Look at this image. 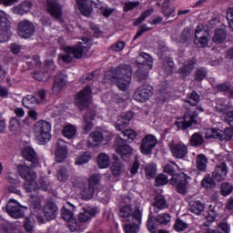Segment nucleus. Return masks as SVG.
<instances>
[{
  "label": "nucleus",
  "instance_id": "f257e3e1",
  "mask_svg": "<svg viewBox=\"0 0 233 233\" xmlns=\"http://www.w3.org/2000/svg\"><path fill=\"white\" fill-rule=\"evenodd\" d=\"M92 86H86L82 90L76 93L75 96V105L83 112V110H87L84 115V130L86 134H88L92 128H94V121H96V116L97 113L96 110L88 109L90 105H92Z\"/></svg>",
  "mask_w": 233,
  "mask_h": 233
},
{
  "label": "nucleus",
  "instance_id": "f03ea898",
  "mask_svg": "<svg viewBox=\"0 0 233 233\" xmlns=\"http://www.w3.org/2000/svg\"><path fill=\"white\" fill-rule=\"evenodd\" d=\"M106 79L116 81V86L119 90H128L132 83V67L128 65L120 64L116 67H111L106 73Z\"/></svg>",
  "mask_w": 233,
  "mask_h": 233
},
{
  "label": "nucleus",
  "instance_id": "7ed1b4c3",
  "mask_svg": "<svg viewBox=\"0 0 233 233\" xmlns=\"http://www.w3.org/2000/svg\"><path fill=\"white\" fill-rule=\"evenodd\" d=\"M121 136L116 137L114 147L123 161H130L134 149L128 143H132L137 137V133L134 129H126Z\"/></svg>",
  "mask_w": 233,
  "mask_h": 233
},
{
  "label": "nucleus",
  "instance_id": "20e7f679",
  "mask_svg": "<svg viewBox=\"0 0 233 233\" xmlns=\"http://www.w3.org/2000/svg\"><path fill=\"white\" fill-rule=\"evenodd\" d=\"M33 133L39 145H45L52 139V124L46 120H38L33 127Z\"/></svg>",
  "mask_w": 233,
  "mask_h": 233
},
{
  "label": "nucleus",
  "instance_id": "39448f33",
  "mask_svg": "<svg viewBox=\"0 0 233 233\" xmlns=\"http://www.w3.org/2000/svg\"><path fill=\"white\" fill-rule=\"evenodd\" d=\"M137 76L139 81H145L148 77V72L152 70L154 66V59L147 53H141L137 58Z\"/></svg>",
  "mask_w": 233,
  "mask_h": 233
},
{
  "label": "nucleus",
  "instance_id": "423d86ee",
  "mask_svg": "<svg viewBox=\"0 0 233 233\" xmlns=\"http://www.w3.org/2000/svg\"><path fill=\"white\" fill-rule=\"evenodd\" d=\"M203 112H205L203 106H197L191 114L186 113L184 115V121H176L175 127H177L178 130H187V128H190L192 125H198V120L196 118L198 117V116H199V114Z\"/></svg>",
  "mask_w": 233,
  "mask_h": 233
},
{
  "label": "nucleus",
  "instance_id": "0eeeda50",
  "mask_svg": "<svg viewBox=\"0 0 233 233\" xmlns=\"http://www.w3.org/2000/svg\"><path fill=\"white\" fill-rule=\"evenodd\" d=\"M233 137V127H226L223 130L211 128L206 132V139H218L219 141H231Z\"/></svg>",
  "mask_w": 233,
  "mask_h": 233
},
{
  "label": "nucleus",
  "instance_id": "6e6552de",
  "mask_svg": "<svg viewBox=\"0 0 233 233\" xmlns=\"http://www.w3.org/2000/svg\"><path fill=\"white\" fill-rule=\"evenodd\" d=\"M5 210L13 219H21L25 218V212L28 210V208L21 206V204L14 199H10L5 207Z\"/></svg>",
  "mask_w": 233,
  "mask_h": 233
},
{
  "label": "nucleus",
  "instance_id": "1a4fd4ad",
  "mask_svg": "<svg viewBox=\"0 0 233 233\" xmlns=\"http://www.w3.org/2000/svg\"><path fill=\"white\" fill-rule=\"evenodd\" d=\"M170 185L176 187V190L178 194H187L188 192V176L185 173L177 174L169 179Z\"/></svg>",
  "mask_w": 233,
  "mask_h": 233
},
{
  "label": "nucleus",
  "instance_id": "9d476101",
  "mask_svg": "<svg viewBox=\"0 0 233 233\" xmlns=\"http://www.w3.org/2000/svg\"><path fill=\"white\" fill-rule=\"evenodd\" d=\"M141 218H143V213L139 208H137L134 210L133 220L122 224L124 232L137 233L139 230V226L141 225Z\"/></svg>",
  "mask_w": 233,
  "mask_h": 233
},
{
  "label": "nucleus",
  "instance_id": "9b49d317",
  "mask_svg": "<svg viewBox=\"0 0 233 233\" xmlns=\"http://www.w3.org/2000/svg\"><path fill=\"white\" fill-rule=\"evenodd\" d=\"M17 34L21 39H30L35 34V25L30 20H22L17 24Z\"/></svg>",
  "mask_w": 233,
  "mask_h": 233
},
{
  "label": "nucleus",
  "instance_id": "f8f14e48",
  "mask_svg": "<svg viewBox=\"0 0 233 233\" xmlns=\"http://www.w3.org/2000/svg\"><path fill=\"white\" fill-rule=\"evenodd\" d=\"M153 90L154 88L150 85L144 84L136 89L133 94V99L137 103H147L154 95Z\"/></svg>",
  "mask_w": 233,
  "mask_h": 233
},
{
  "label": "nucleus",
  "instance_id": "ddd939ff",
  "mask_svg": "<svg viewBox=\"0 0 233 233\" xmlns=\"http://www.w3.org/2000/svg\"><path fill=\"white\" fill-rule=\"evenodd\" d=\"M11 37L10 21H8L6 14L0 10V43H6Z\"/></svg>",
  "mask_w": 233,
  "mask_h": 233
},
{
  "label": "nucleus",
  "instance_id": "4468645a",
  "mask_svg": "<svg viewBox=\"0 0 233 233\" xmlns=\"http://www.w3.org/2000/svg\"><path fill=\"white\" fill-rule=\"evenodd\" d=\"M45 72L35 71L33 75L34 79L36 81H48V77H50V74L56 70V62L54 60H45L44 62ZM50 72V74H48Z\"/></svg>",
  "mask_w": 233,
  "mask_h": 233
},
{
  "label": "nucleus",
  "instance_id": "2eb2a0df",
  "mask_svg": "<svg viewBox=\"0 0 233 233\" xmlns=\"http://www.w3.org/2000/svg\"><path fill=\"white\" fill-rule=\"evenodd\" d=\"M157 137L154 135H147L140 144V152L143 154V156H148L149 154H152V150L156 148V146L157 145Z\"/></svg>",
  "mask_w": 233,
  "mask_h": 233
},
{
  "label": "nucleus",
  "instance_id": "dca6fc26",
  "mask_svg": "<svg viewBox=\"0 0 233 233\" xmlns=\"http://www.w3.org/2000/svg\"><path fill=\"white\" fill-rule=\"evenodd\" d=\"M22 157L29 163L30 168H37L39 167V157H37V153L32 147L23 148Z\"/></svg>",
  "mask_w": 233,
  "mask_h": 233
},
{
  "label": "nucleus",
  "instance_id": "f3484780",
  "mask_svg": "<svg viewBox=\"0 0 233 233\" xmlns=\"http://www.w3.org/2000/svg\"><path fill=\"white\" fill-rule=\"evenodd\" d=\"M46 10L55 19H61L63 16V5L57 0H46Z\"/></svg>",
  "mask_w": 233,
  "mask_h": 233
},
{
  "label": "nucleus",
  "instance_id": "a211bd4d",
  "mask_svg": "<svg viewBox=\"0 0 233 233\" xmlns=\"http://www.w3.org/2000/svg\"><path fill=\"white\" fill-rule=\"evenodd\" d=\"M118 218L123 224L134 221V208L130 205L122 206L118 210Z\"/></svg>",
  "mask_w": 233,
  "mask_h": 233
},
{
  "label": "nucleus",
  "instance_id": "6ab92c4d",
  "mask_svg": "<svg viewBox=\"0 0 233 233\" xmlns=\"http://www.w3.org/2000/svg\"><path fill=\"white\" fill-rule=\"evenodd\" d=\"M227 174H228V166H227V163L221 162L215 167V169L212 172V177L215 181L219 183L225 181Z\"/></svg>",
  "mask_w": 233,
  "mask_h": 233
},
{
  "label": "nucleus",
  "instance_id": "aec40b11",
  "mask_svg": "<svg viewBox=\"0 0 233 233\" xmlns=\"http://www.w3.org/2000/svg\"><path fill=\"white\" fill-rule=\"evenodd\" d=\"M169 148L171 150V154L176 157V159H184V157H187V154H188V147H187L185 144H171Z\"/></svg>",
  "mask_w": 233,
  "mask_h": 233
},
{
  "label": "nucleus",
  "instance_id": "412c9836",
  "mask_svg": "<svg viewBox=\"0 0 233 233\" xmlns=\"http://www.w3.org/2000/svg\"><path fill=\"white\" fill-rule=\"evenodd\" d=\"M43 214L47 221L57 218V205L52 201L46 202L43 207Z\"/></svg>",
  "mask_w": 233,
  "mask_h": 233
},
{
  "label": "nucleus",
  "instance_id": "4be33fe9",
  "mask_svg": "<svg viewBox=\"0 0 233 233\" xmlns=\"http://www.w3.org/2000/svg\"><path fill=\"white\" fill-rule=\"evenodd\" d=\"M66 156H68V147L66 143L62 139H59L56 142V158L58 163H63L64 160L66 159Z\"/></svg>",
  "mask_w": 233,
  "mask_h": 233
},
{
  "label": "nucleus",
  "instance_id": "5701e85b",
  "mask_svg": "<svg viewBox=\"0 0 233 233\" xmlns=\"http://www.w3.org/2000/svg\"><path fill=\"white\" fill-rule=\"evenodd\" d=\"M85 48H86L85 46H83V43L79 42L78 44L73 46H66L64 48V52L66 54H71L73 56L74 59H82L83 54H85Z\"/></svg>",
  "mask_w": 233,
  "mask_h": 233
},
{
  "label": "nucleus",
  "instance_id": "b1692460",
  "mask_svg": "<svg viewBox=\"0 0 233 233\" xmlns=\"http://www.w3.org/2000/svg\"><path fill=\"white\" fill-rule=\"evenodd\" d=\"M198 65V58L192 57L187 60V64H184L177 70V74H179L182 77H187L189 74H192V70H194V66Z\"/></svg>",
  "mask_w": 233,
  "mask_h": 233
},
{
  "label": "nucleus",
  "instance_id": "393cba45",
  "mask_svg": "<svg viewBox=\"0 0 233 233\" xmlns=\"http://www.w3.org/2000/svg\"><path fill=\"white\" fill-rule=\"evenodd\" d=\"M68 82V76L65 75L63 72H59L56 75L53 88L56 90V92H61L63 88L66 86V83Z\"/></svg>",
  "mask_w": 233,
  "mask_h": 233
},
{
  "label": "nucleus",
  "instance_id": "a878e982",
  "mask_svg": "<svg viewBox=\"0 0 233 233\" xmlns=\"http://www.w3.org/2000/svg\"><path fill=\"white\" fill-rule=\"evenodd\" d=\"M103 139H105V137L103 136V133L99 131H93L90 133L89 139L87 141L88 147H99L101 143H103Z\"/></svg>",
  "mask_w": 233,
  "mask_h": 233
},
{
  "label": "nucleus",
  "instance_id": "bb28decb",
  "mask_svg": "<svg viewBox=\"0 0 233 233\" xmlns=\"http://www.w3.org/2000/svg\"><path fill=\"white\" fill-rule=\"evenodd\" d=\"M192 41H194V32H192L190 27H185L179 36V43L188 46Z\"/></svg>",
  "mask_w": 233,
  "mask_h": 233
},
{
  "label": "nucleus",
  "instance_id": "cd10ccee",
  "mask_svg": "<svg viewBox=\"0 0 233 233\" xmlns=\"http://www.w3.org/2000/svg\"><path fill=\"white\" fill-rule=\"evenodd\" d=\"M79 12L85 17L92 15V7H90V0H76Z\"/></svg>",
  "mask_w": 233,
  "mask_h": 233
},
{
  "label": "nucleus",
  "instance_id": "c85d7f7f",
  "mask_svg": "<svg viewBox=\"0 0 233 233\" xmlns=\"http://www.w3.org/2000/svg\"><path fill=\"white\" fill-rule=\"evenodd\" d=\"M212 41L215 45H223L227 41V29L217 28L214 32Z\"/></svg>",
  "mask_w": 233,
  "mask_h": 233
},
{
  "label": "nucleus",
  "instance_id": "c756f323",
  "mask_svg": "<svg viewBox=\"0 0 233 233\" xmlns=\"http://www.w3.org/2000/svg\"><path fill=\"white\" fill-rule=\"evenodd\" d=\"M153 208L155 214H158L159 210H165V208H168V204L167 203L165 197L157 196L155 198V202H153Z\"/></svg>",
  "mask_w": 233,
  "mask_h": 233
},
{
  "label": "nucleus",
  "instance_id": "7c9ffc66",
  "mask_svg": "<svg viewBox=\"0 0 233 233\" xmlns=\"http://www.w3.org/2000/svg\"><path fill=\"white\" fill-rule=\"evenodd\" d=\"M17 170L20 177L22 179H25V181H30L33 179L34 175H32V170L30 169V167L26 165H18Z\"/></svg>",
  "mask_w": 233,
  "mask_h": 233
},
{
  "label": "nucleus",
  "instance_id": "2f4dec72",
  "mask_svg": "<svg viewBox=\"0 0 233 233\" xmlns=\"http://www.w3.org/2000/svg\"><path fill=\"white\" fill-rule=\"evenodd\" d=\"M22 103L25 108L32 110V108H35V106H37L39 99H37L34 95H27L23 97Z\"/></svg>",
  "mask_w": 233,
  "mask_h": 233
},
{
  "label": "nucleus",
  "instance_id": "473e14b6",
  "mask_svg": "<svg viewBox=\"0 0 233 233\" xmlns=\"http://www.w3.org/2000/svg\"><path fill=\"white\" fill-rule=\"evenodd\" d=\"M30 10H32L31 2H23L18 6L13 8L14 14H16L17 15H25V14H28Z\"/></svg>",
  "mask_w": 233,
  "mask_h": 233
},
{
  "label": "nucleus",
  "instance_id": "72a5a7b5",
  "mask_svg": "<svg viewBox=\"0 0 233 233\" xmlns=\"http://www.w3.org/2000/svg\"><path fill=\"white\" fill-rule=\"evenodd\" d=\"M189 212H192V214H196L197 216H199L203 210H205V204L202 203L199 200H194L189 202Z\"/></svg>",
  "mask_w": 233,
  "mask_h": 233
},
{
  "label": "nucleus",
  "instance_id": "f704fd0d",
  "mask_svg": "<svg viewBox=\"0 0 233 233\" xmlns=\"http://www.w3.org/2000/svg\"><path fill=\"white\" fill-rule=\"evenodd\" d=\"M161 14L164 15V17H176V8L170 6L169 2H164L162 3L161 7Z\"/></svg>",
  "mask_w": 233,
  "mask_h": 233
},
{
  "label": "nucleus",
  "instance_id": "c9c22d12",
  "mask_svg": "<svg viewBox=\"0 0 233 233\" xmlns=\"http://www.w3.org/2000/svg\"><path fill=\"white\" fill-rule=\"evenodd\" d=\"M199 101H201V96H199L196 90H193L185 98V103H188L191 106H198V105H199Z\"/></svg>",
  "mask_w": 233,
  "mask_h": 233
},
{
  "label": "nucleus",
  "instance_id": "e433bc0d",
  "mask_svg": "<svg viewBox=\"0 0 233 233\" xmlns=\"http://www.w3.org/2000/svg\"><path fill=\"white\" fill-rule=\"evenodd\" d=\"M124 168H125V165H123V163L114 162L110 167V170L113 177H115L116 179H118V177H121V174H123Z\"/></svg>",
  "mask_w": 233,
  "mask_h": 233
},
{
  "label": "nucleus",
  "instance_id": "4c0bfd02",
  "mask_svg": "<svg viewBox=\"0 0 233 233\" xmlns=\"http://www.w3.org/2000/svg\"><path fill=\"white\" fill-rule=\"evenodd\" d=\"M61 216L64 221H67V223H76L77 219L74 218V211L68 209L66 207H63L61 209Z\"/></svg>",
  "mask_w": 233,
  "mask_h": 233
},
{
  "label": "nucleus",
  "instance_id": "58836bf2",
  "mask_svg": "<svg viewBox=\"0 0 233 233\" xmlns=\"http://www.w3.org/2000/svg\"><path fill=\"white\" fill-rule=\"evenodd\" d=\"M200 185L202 188H205V190H214L216 188V180H214V177H204V178L201 180Z\"/></svg>",
  "mask_w": 233,
  "mask_h": 233
},
{
  "label": "nucleus",
  "instance_id": "ea45409f",
  "mask_svg": "<svg viewBox=\"0 0 233 233\" xmlns=\"http://www.w3.org/2000/svg\"><path fill=\"white\" fill-rule=\"evenodd\" d=\"M77 132V127L72 124H68L63 127L62 135L67 139H72Z\"/></svg>",
  "mask_w": 233,
  "mask_h": 233
},
{
  "label": "nucleus",
  "instance_id": "a19ab883",
  "mask_svg": "<svg viewBox=\"0 0 233 233\" xmlns=\"http://www.w3.org/2000/svg\"><path fill=\"white\" fill-rule=\"evenodd\" d=\"M97 165L99 168H108L110 167V157L105 153H100L97 156Z\"/></svg>",
  "mask_w": 233,
  "mask_h": 233
},
{
  "label": "nucleus",
  "instance_id": "79ce46f5",
  "mask_svg": "<svg viewBox=\"0 0 233 233\" xmlns=\"http://www.w3.org/2000/svg\"><path fill=\"white\" fill-rule=\"evenodd\" d=\"M193 41L198 48H207L208 46V36L205 35L195 36Z\"/></svg>",
  "mask_w": 233,
  "mask_h": 233
},
{
  "label": "nucleus",
  "instance_id": "37998d69",
  "mask_svg": "<svg viewBox=\"0 0 233 233\" xmlns=\"http://www.w3.org/2000/svg\"><path fill=\"white\" fill-rule=\"evenodd\" d=\"M203 143H205V138L199 133H194L189 140V145L191 147H196L197 148L201 147Z\"/></svg>",
  "mask_w": 233,
  "mask_h": 233
},
{
  "label": "nucleus",
  "instance_id": "c03bdc74",
  "mask_svg": "<svg viewBox=\"0 0 233 233\" xmlns=\"http://www.w3.org/2000/svg\"><path fill=\"white\" fill-rule=\"evenodd\" d=\"M163 70L167 76H172L174 73V60L172 57H167L164 60Z\"/></svg>",
  "mask_w": 233,
  "mask_h": 233
},
{
  "label": "nucleus",
  "instance_id": "a18cd8bd",
  "mask_svg": "<svg viewBox=\"0 0 233 233\" xmlns=\"http://www.w3.org/2000/svg\"><path fill=\"white\" fill-rule=\"evenodd\" d=\"M154 14V8L147 9L141 13L139 17H137L134 22H133V26H139L147 17H150V15Z\"/></svg>",
  "mask_w": 233,
  "mask_h": 233
},
{
  "label": "nucleus",
  "instance_id": "49530a36",
  "mask_svg": "<svg viewBox=\"0 0 233 233\" xmlns=\"http://www.w3.org/2000/svg\"><path fill=\"white\" fill-rule=\"evenodd\" d=\"M207 163H208V158H207V156L200 154L197 157V168L199 170H207Z\"/></svg>",
  "mask_w": 233,
  "mask_h": 233
},
{
  "label": "nucleus",
  "instance_id": "de8ad7c7",
  "mask_svg": "<svg viewBox=\"0 0 233 233\" xmlns=\"http://www.w3.org/2000/svg\"><path fill=\"white\" fill-rule=\"evenodd\" d=\"M147 230L151 233H157L158 224L157 221H156V218H154L153 216H148L147 221Z\"/></svg>",
  "mask_w": 233,
  "mask_h": 233
},
{
  "label": "nucleus",
  "instance_id": "09e8293b",
  "mask_svg": "<svg viewBox=\"0 0 233 233\" xmlns=\"http://www.w3.org/2000/svg\"><path fill=\"white\" fill-rule=\"evenodd\" d=\"M208 74V71L207 70V67H199L195 72L194 79L200 83L205 79V77H207Z\"/></svg>",
  "mask_w": 233,
  "mask_h": 233
},
{
  "label": "nucleus",
  "instance_id": "8fccbe9b",
  "mask_svg": "<svg viewBox=\"0 0 233 233\" xmlns=\"http://www.w3.org/2000/svg\"><path fill=\"white\" fill-rule=\"evenodd\" d=\"M9 131L14 132V134H17V132H21V124L19 123V119H17V117H12L10 119Z\"/></svg>",
  "mask_w": 233,
  "mask_h": 233
},
{
  "label": "nucleus",
  "instance_id": "3c124183",
  "mask_svg": "<svg viewBox=\"0 0 233 233\" xmlns=\"http://www.w3.org/2000/svg\"><path fill=\"white\" fill-rule=\"evenodd\" d=\"M101 182V177L97 174L92 175L88 179V188L92 192L96 189V187Z\"/></svg>",
  "mask_w": 233,
  "mask_h": 233
},
{
  "label": "nucleus",
  "instance_id": "603ef678",
  "mask_svg": "<svg viewBox=\"0 0 233 233\" xmlns=\"http://www.w3.org/2000/svg\"><path fill=\"white\" fill-rule=\"evenodd\" d=\"M155 218L158 225L167 226L170 222L171 217L168 213H161L158 214Z\"/></svg>",
  "mask_w": 233,
  "mask_h": 233
},
{
  "label": "nucleus",
  "instance_id": "864d4df0",
  "mask_svg": "<svg viewBox=\"0 0 233 233\" xmlns=\"http://www.w3.org/2000/svg\"><path fill=\"white\" fill-rule=\"evenodd\" d=\"M92 159V157L88 154V152H82L80 155L76 158V165H85L88 163Z\"/></svg>",
  "mask_w": 233,
  "mask_h": 233
},
{
  "label": "nucleus",
  "instance_id": "5fc2aeb1",
  "mask_svg": "<svg viewBox=\"0 0 233 233\" xmlns=\"http://www.w3.org/2000/svg\"><path fill=\"white\" fill-rule=\"evenodd\" d=\"M188 228V224L181 218H177L174 224V230L176 232H185Z\"/></svg>",
  "mask_w": 233,
  "mask_h": 233
},
{
  "label": "nucleus",
  "instance_id": "6e6d98bb",
  "mask_svg": "<svg viewBox=\"0 0 233 233\" xmlns=\"http://www.w3.org/2000/svg\"><path fill=\"white\" fill-rule=\"evenodd\" d=\"M231 192H233L232 184L228 182H223L220 187L221 196H223L224 198H227V196H230Z\"/></svg>",
  "mask_w": 233,
  "mask_h": 233
},
{
  "label": "nucleus",
  "instance_id": "4d7b16f0",
  "mask_svg": "<svg viewBox=\"0 0 233 233\" xmlns=\"http://www.w3.org/2000/svg\"><path fill=\"white\" fill-rule=\"evenodd\" d=\"M168 185V177L163 173L158 174L155 178V187H164Z\"/></svg>",
  "mask_w": 233,
  "mask_h": 233
},
{
  "label": "nucleus",
  "instance_id": "13d9d810",
  "mask_svg": "<svg viewBox=\"0 0 233 233\" xmlns=\"http://www.w3.org/2000/svg\"><path fill=\"white\" fill-rule=\"evenodd\" d=\"M29 208L33 214H37V212H39L42 208L41 199L37 198L33 199L29 204Z\"/></svg>",
  "mask_w": 233,
  "mask_h": 233
},
{
  "label": "nucleus",
  "instance_id": "bf43d9fd",
  "mask_svg": "<svg viewBox=\"0 0 233 233\" xmlns=\"http://www.w3.org/2000/svg\"><path fill=\"white\" fill-rule=\"evenodd\" d=\"M24 188L26 192H36L37 190V182L33 179L25 180L24 183Z\"/></svg>",
  "mask_w": 233,
  "mask_h": 233
},
{
  "label": "nucleus",
  "instance_id": "052dcab7",
  "mask_svg": "<svg viewBox=\"0 0 233 233\" xmlns=\"http://www.w3.org/2000/svg\"><path fill=\"white\" fill-rule=\"evenodd\" d=\"M70 175L68 174V170L65 167H60L57 171V179L58 181H66Z\"/></svg>",
  "mask_w": 233,
  "mask_h": 233
},
{
  "label": "nucleus",
  "instance_id": "680f3d73",
  "mask_svg": "<svg viewBox=\"0 0 233 233\" xmlns=\"http://www.w3.org/2000/svg\"><path fill=\"white\" fill-rule=\"evenodd\" d=\"M152 30V27H147V24H143L142 25H139L138 30L137 31V34L133 37V41H136V39H138V37H141L145 34V32H150Z\"/></svg>",
  "mask_w": 233,
  "mask_h": 233
},
{
  "label": "nucleus",
  "instance_id": "e2e57ef3",
  "mask_svg": "<svg viewBox=\"0 0 233 233\" xmlns=\"http://www.w3.org/2000/svg\"><path fill=\"white\" fill-rule=\"evenodd\" d=\"M125 46H127V43H125L124 41H119L113 44L110 46V50H112L113 52H122V50H125Z\"/></svg>",
  "mask_w": 233,
  "mask_h": 233
},
{
  "label": "nucleus",
  "instance_id": "0e129e2a",
  "mask_svg": "<svg viewBox=\"0 0 233 233\" xmlns=\"http://www.w3.org/2000/svg\"><path fill=\"white\" fill-rule=\"evenodd\" d=\"M145 172L147 178L154 179L156 177V167L153 165L147 166L145 169Z\"/></svg>",
  "mask_w": 233,
  "mask_h": 233
},
{
  "label": "nucleus",
  "instance_id": "69168bd1",
  "mask_svg": "<svg viewBox=\"0 0 233 233\" xmlns=\"http://www.w3.org/2000/svg\"><path fill=\"white\" fill-rule=\"evenodd\" d=\"M164 172L168 174V176H172V177H176L177 176L176 175V167L172 164H167L164 167Z\"/></svg>",
  "mask_w": 233,
  "mask_h": 233
},
{
  "label": "nucleus",
  "instance_id": "338daca9",
  "mask_svg": "<svg viewBox=\"0 0 233 233\" xmlns=\"http://www.w3.org/2000/svg\"><path fill=\"white\" fill-rule=\"evenodd\" d=\"M226 19H228L229 28H231V30L233 31V7H229L227 10Z\"/></svg>",
  "mask_w": 233,
  "mask_h": 233
},
{
  "label": "nucleus",
  "instance_id": "774afa93",
  "mask_svg": "<svg viewBox=\"0 0 233 233\" xmlns=\"http://www.w3.org/2000/svg\"><path fill=\"white\" fill-rule=\"evenodd\" d=\"M139 2H127L125 4L124 12H131L134 8H137Z\"/></svg>",
  "mask_w": 233,
  "mask_h": 233
}]
</instances>
